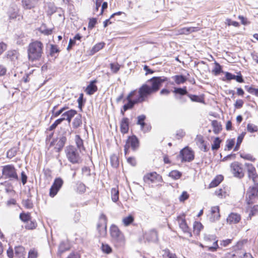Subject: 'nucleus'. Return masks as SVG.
Here are the masks:
<instances>
[{
  "label": "nucleus",
  "mask_w": 258,
  "mask_h": 258,
  "mask_svg": "<svg viewBox=\"0 0 258 258\" xmlns=\"http://www.w3.org/2000/svg\"><path fill=\"white\" fill-rule=\"evenodd\" d=\"M167 81V78L165 77H153L149 79L138 89L137 99L141 103L146 101L149 96L159 91Z\"/></svg>",
  "instance_id": "obj_1"
},
{
  "label": "nucleus",
  "mask_w": 258,
  "mask_h": 258,
  "mask_svg": "<svg viewBox=\"0 0 258 258\" xmlns=\"http://www.w3.org/2000/svg\"><path fill=\"white\" fill-rule=\"evenodd\" d=\"M43 45L41 41L36 40L30 43L28 46V58L32 62L39 60L43 53Z\"/></svg>",
  "instance_id": "obj_2"
},
{
  "label": "nucleus",
  "mask_w": 258,
  "mask_h": 258,
  "mask_svg": "<svg viewBox=\"0 0 258 258\" xmlns=\"http://www.w3.org/2000/svg\"><path fill=\"white\" fill-rule=\"evenodd\" d=\"M110 235L112 241L115 247L121 248L125 245V238L123 233L117 226L112 225L110 228Z\"/></svg>",
  "instance_id": "obj_3"
},
{
  "label": "nucleus",
  "mask_w": 258,
  "mask_h": 258,
  "mask_svg": "<svg viewBox=\"0 0 258 258\" xmlns=\"http://www.w3.org/2000/svg\"><path fill=\"white\" fill-rule=\"evenodd\" d=\"M64 152L68 161L72 164H79L82 160L78 149L73 145L66 147Z\"/></svg>",
  "instance_id": "obj_4"
},
{
  "label": "nucleus",
  "mask_w": 258,
  "mask_h": 258,
  "mask_svg": "<svg viewBox=\"0 0 258 258\" xmlns=\"http://www.w3.org/2000/svg\"><path fill=\"white\" fill-rule=\"evenodd\" d=\"M2 176L5 179L10 181H17L19 180L17 169L13 164H8L2 167Z\"/></svg>",
  "instance_id": "obj_5"
},
{
  "label": "nucleus",
  "mask_w": 258,
  "mask_h": 258,
  "mask_svg": "<svg viewBox=\"0 0 258 258\" xmlns=\"http://www.w3.org/2000/svg\"><path fill=\"white\" fill-rule=\"evenodd\" d=\"M258 199V183L250 186L246 194L245 202L247 205H252L256 203Z\"/></svg>",
  "instance_id": "obj_6"
},
{
  "label": "nucleus",
  "mask_w": 258,
  "mask_h": 258,
  "mask_svg": "<svg viewBox=\"0 0 258 258\" xmlns=\"http://www.w3.org/2000/svg\"><path fill=\"white\" fill-rule=\"evenodd\" d=\"M107 218L106 216L101 213L99 218V221L97 225V229L101 237H105L107 233Z\"/></svg>",
  "instance_id": "obj_7"
},
{
  "label": "nucleus",
  "mask_w": 258,
  "mask_h": 258,
  "mask_svg": "<svg viewBox=\"0 0 258 258\" xmlns=\"http://www.w3.org/2000/svg\"><path fill=\"white\" fill-rule=\"evenodd\" d=\"M67 141L66 133L61 135L57 139L53 140L50 143V146L55 145V149L56 152H59L62 150Z\"/></svg>",
  "instance_id": "obj_8"
},
{
  "label": "nucleus",
  "mask_w": 258,
  "mask_h": 258,
  "mask_svg": "<svg viewBox=\"0 0 258 258\" xmlns=\"http://www.w3.org/2000/svg\"><path fill=\"white\" fill-rule=\"evenodd\" d=\"M63 184V181L60 177L55 178L49 189V196L54 197L60 190Z\"/></svg>",
  "instance_id": "obj_9"
},
{
  "label": "nucleus",
  "mask_w": 258,
  "mask_h": 258,
  "mask_svg": "<svg viewBox=\"0 0 258 258\" xmlns=\"http://www.w3.org/2000/svg\"><path fill=\"white\" fill-rule=\"evenodd\" d=\"M180 156L182 162H191L194 159V152L188 147H186L180 151Z\"/></svg>",
  "instance_id": "obj_10"
},
{
  "label": "nucleus",
  "mask_w": 258,
  "mask_h": 258,
  "mask_svg": "<svg viewBox=\"0 0 258 258\" xmlns=\"http://www.w3.org/2000/svg\"><path fill=\"white\" fill-rule=\"evenodd\" d=\"M177 220L180 228L185 234H186L189 237L192 236V233L189 227L188 226L186 220L184 218V215H179L177 217Z\"/></svg>",
  "instance_id": "obj_11"
},
{
  "label": "nucleus",
  "mask_w": 258,
  "mask_h": 258,
  "mask_svg": "<svg viewBox=\"0 0 258 258\" xmlns=\"http://www.w3.org/2000/svg\"><path fill=\"white\" fill-rule=\"evenodd\" d=\"M125 144L131 148L133 151H136L138 149L140 146L139 140L136 135H133L128 136Z\"/></svg>",
  "instance_id": "obj_12"
},
{
  "label": "nucleus",
  "mask_w": 258,
  "mask_h": 258,
  "mask_svg": "<svg viewBox=\"0 0 258 258\" xmlns=\"http://www.w3.org/2000/svg\"><path fill=\"white\" fill-rule=\"evenodd\" d=\"M144 238L149 242H158L159 238L157 231L152 229L146 232L144 234Z\"/></svg>",
  "instance_id": "obj_13"
},
{
  "label": "nucleus",
  "mask_w": 258,
  "mask_h": 258,
  "mask_svg": "<svg viewBox=\"0 0 258 258\" xmlns=\"http://www.w3.org/2000/svg\"><path fill=\"white\" fill-rule=\"evenodd\" d=\"M230 167L231 172L235 177L241 178L244 176V173L242 171L241 164L238 162H234L231 163Z\"/></svg>",
  "instance_id": "obj_14"
},
{
  "label": "nucleus",
  "mask_w": 258,
  "mask_h": 258,
  "mask_svg": "<svg viewBox=\"0 0 258 258\" xmlns=\"http://www.w3.org/2000/svg\"><path fill=\"white\" fill-rule=\"evenodd\" d=\"M146 116L144 114L139 115L137 117V124L140 125L141 130L144 133L149 132L151 129V126L145 122Z\"/></svg>",
  "instance_id": "obj_15"
},
{
  "label": "nucleus",
  "mask_w": 258,
  "mask_h": 258,
  "mask_svg": "<svg viewBox=\"0 0 258 258\" xmlns=\"http://www.w3.org/2000/svg\"><path fill=\"white\" fill-rule=\"evenodd\" d=\"M220 217V209L219 206L212 207L211 208L210 214L209 216L211 222H215L219 220Z\"/></svg>",
  "instance_id": "obj_16"
},
{
  "label": "nucleus",
  "mask_w": 258,
  "mask_h": 258,
  "mask_svg": "<svg viewBox=\"0 0 258 258\" xmlns=\"http://www.w3.org/2000/svg\"><path fill=\"white\" fill-rule=\"evenodd\" d=\"M162 179V177L158 174L156 172H153L148 173L144 175L143 177L144 181L146 183L151 182V183L154 182L156 180L159 181Z\"/></svg>",
  "instance_id": "obj_17"
},
{
  "label": "nucleus",
  "mask_w": 258,
  "mask_h": 258,
  "mask_svg": "<svg viewBox=\"0 0 258 258\" xmlns=\"http://www.w3.org/2000/svg\"><path fill=\"white\" fill-rule=\"evenodd\" d=\"M245 166L247 167L248 177L252 180L254 183H256L255 178L257 175L255 167L251 164L249 163H245Z\"/></svg>",
  "instance_id": "obj_18"
},
{
  "label": "nucleus",
  "mask_w": 258,
  "mask_h": 258,
  "mask_svg": "<svg viewBox=\"0 0 258 258\" xmlns=\"http://www.w3.org/2000/svg\"><path fill=\"white\" fill-rule=\"evenodd\" d=\"M130 120L127 117H124L122 118L120 122V130L122 134H127L129 131Z\"/></svg>",
  "instance_id": "obj_19"
},
{
  "label": "nucleus",
  "mask_w": 258,
  "mask_h": 258,
  "mask_svg": "<svg viewBox=\"0 0 258 258\" xmlns=\"http://www.w3.org/2000/svg\"><path fill=\"white\" fill-rule=\"evenodd\" d=\"M77 114V112L76 110L74 109H70L68 111H67L63 112L61 117L60 118V119H62V121L63 120H67L69 122H70L72 118Z\"/></svg>",
  "instance_id": "obj_20"
},
{
  "label": "nucleus",
  "mask_w": 258,
  "mask_h": 258,
  "mask_svg": "<svg viewBox=\"0 0 258 258\" xmlns=\"http://www.w3.org/2000/svg\"><path fill=\"white\" fill-rule=\"evenodd\" d=\"M96 80L91 81L90 84L87 86L85 92L89 95H93L95 92L97 91V87L95 85Z\"/></svg>",
  "instance_id": "obj_21"
},
{
  "label": "nucleus",
  "mask_w": 258,
  "mask_h": 258,
  "mask_svg": "<svg viewBox=\"0 0 258 258\" xmlns=\"http://www.w3.org/2000/svg\"><path fill=\"white\" fill-rule=\"evenodd\" d=\"M245 211L247 213H249L248 216L250 218L252 216L257 215H258V205H254L252 207V205H246Z\"/></svg>",
  "instance_id": "obj_22"
},
{
  "label": "nucleus",
  "mask_w": 258,
  "mask_h": 258,
  "mask_svg": "<svg viewBox=\"0 0 258 258\" xmlns=\"http://www.w3.org/2000/svg\"><path fill=\"white\" fill-rule=\"evenodd\" d=\"M199 30V27H183L178 30V33L179 34L188 35L192 32H197Z\"/></svg>",
  "instance_id": "obj_23"
},
{
  "label": "nucleus",
  "mask_w": 258,
  "mask_h": 258,
  "mask_svg": "<svg viewBox=\"0 0 258 258\" xmlns=\"http://www.w3.org/2000/svg\"><path fill=\"white\" fill-rule=\"evenodd\" d=\"M240 216L236 213H232L229 215L227 218V221L229 224H236L240 220Z\"/></svg>",
  "instance_id": "obj_24"
},
{
  "label": "nucleus",
  "mask_w": 258,
  "mask_h": 258,
  "mask_svg": "<svg viewBox=\"0 0 258 258\" xmlns=\"http://www.w3.org/2000/svg\"><path fill=\"white\" fill-rule=\"evenodd\" d=\"M39 0H22L23 6L26 9H31L35 7Z\"/></svg>",
  "instance_id": "obj_25"
},
{
  "label": "nucleus",
  "mask_w": 258,
  "mask_h": 258,
  "mask_svg": "<svg viewBox=\"0 0 258 258\" xmlns=\"http://www.w3.org/2000/svg\"><path fill=\"white\" fill-rule=\"evenodd\" d=\"M75 141L78 148L77 149L79 150L80 152H81L82 150H85L83 140L81 139L80 135H76Z\"/></svg>",
  "instance_id": "obj_26"
},
{
  "label": "nucleus",
  "mask_w": 258,
  "mask_h": 258,
  "mask_svg": "<svg viewBox=\"0 0 258 258\" xmlns=\"http://www.w3.org/2000/svg\"><path fill=\"white\" fill-rule=\"evenodd\" d=\"M70 249V245L68 241H62L59 244L58 250V254L61 255L64 251Z\"/></svg>",
  "instance_id": "obj_27"
},
{
  "label": "nucleus",
  "mask_w": 258,
  "mask_h": 258,
  "mask_svg": "<svg viewBox=\"0 0 258 258\" xmlns=\"http://www.w3.org/2000/svg\"><path fill=\"white\" fill-rule=\"evenodd\" d=\"M140 103V101L137 99V98L133 99V100H130L126 103L124 104V111H127L128 109H132L135 104Z\"/></svg>",
  "instance_id": "obj_28"
},
{
  "label": "nucleus",
  "mask_w": 258,
  "mask_h": 258,
  "mask_svg": "<svg viewBox=\"0 0 258 258\" xmlns=\"http://www.w3.org/2000/svg\"><path fill=\"white\" fill-rule=\"evenodd\" d=\"M172 79L175 81L177 85L183 84L187 80V78L182 75H178L172 77Z\"/></svg>",
  "instance_id": "obj_29"
},
{
  "label": "nucleus",
  "mask_w": 258,
  "mask_h": 258,
  "mask_svg": "<svg viewBox=\"0 0 258 258\" xmlns=\"http://www.w3.org/2000/svg\"><path fill=\"white\" fill-rule=\"evenodd\" d=\"M173 93H175V95L178 96L184 95L187 96V94H188L186 87H183L182 88H175L173 90Z\"/></svg>",
  "instance_id": "obj_30"
},
{
  "label": "nucleus",
  "mask_w": 258,
  "mask_h": 258,
  "mask_svg": "<svg viewBox=\"0 0 258 258\" xmlns=\"http://www.w3.org/2000/svg\"><path fill=\"white\" fill-rule=\"evenodd\" d=\"M212 125L213 128V132L215 134H218L222 129L221 123L217 120H214L212 121Z\"/></svg>",
  "instance_id": "obj_31"
},
{
  "label": "nucleus",
  "mask_w": 258,
  "mask_h": 258,
  "mask_svg": "<svg viewBox=\"0 0 258 258\" xmlns=\"http://www.w3.org/2000/svg\"><path fill=\"white\" fill-rule=\"evenodd\" d=\"M82 124V115L81 114H78L73 120L72 122L73 127L74 128H78Z\"/></svg>",
  "instance_id": "obj_32"
},
{
  "label": "nucleus",
  "mask_w": 258,
  "mask_h": 258,
  "mask_svg": "<svg viewBox=\"0 0 258 258\" xmlns=\"http://www.w3.org/2000/svg\"><path fill=\"white\" fill-rule=\"evenodd\" d=\"M223 177L222 175L217 176L210 183L209 188H213L218 186L223 180Z\"/></svg>",
  "instance_id": "obj_33"
},
{
  "label": "nucleus",
  "mask_w": 258,
  "mask_h": 258,
  "mask_svg": "<svg viewBox=\"0 0 258 258\" xmlns=\"http://www.w3.org/2000/svg\"><path fill=\"white\" fill-rule=\"evenodd\" d=\"M105 46L104 42H99L95 44L91 50V54L93 55L100 50L102 49Z\"/></svg>",
  "instance_id": "obj_34"
},
{
  "label": "nucleus",
  "mask_w": 258,
  "mask_h": 258,
  "mask_svg": "<svg viewBox=\"0 0 258 258\" xmlns=\"http://www.w3.org/2000/svg\"><path fill=\"white\" fill-rule=\"evenodd\" d=\"M19 150V148L17 147H14L9 150L7 152V157L9 159H12L15 157Z\"/></svg>",
  "instance_id": "obj_35"
},
{
  "label": "nucleus",
  "mask_w": 258,
  "mask_h": 258,
  "mask_svg": "<svg viewBox=\"0 0 258 258\" xmlns=\"http://www.w3.org/2000/svg\"><path fill=\"white\" fill-rule=\"evenodd\" d=\"M203 228V226L202 224V223L200 222H197L195 221L194 225H193V229H194V233L198 235H199L201 230Z\"/></svg>",
  "instance_id": "obj_36"
},
{
  "label": "nucleus",
  "mask_w": 258,
  "mask_h": 258,
  "mask_svg": "<svg viewBox=\"0 0 258 258\" xmlns=\"http://www.w3.org/2000/svg\"><path fill=\"white\" fill-rule=\"evenodd\" d=\"M15 253L18 257H23L25 254V249L23 246H16L15 248Z\"/></svg>",
  "instance_id": "obj_37"
},
{
  "label": "nucleus",
  "mask_w": 258,
  "mask_h": 258,
  "mask_svg": "<svg viewBox=\"0 0 258 258\" xmlns=\"http://www.w3.org/2000/svg\"><path fill=\"white\" fill-rule=\"evenodd\" d=\"M245 134L246 133L245 132H242L240 135L238 136L236 146L234 148V151H237L239 149L240 144L243 140Z\"/></svg>",
  "instance_id": "obj_38"
},
{
  "label": "nucleus",
  "mask_w": 258,
  "mask_h": 258,
  "mask_svg": "<svg viewBox=\"0 0 258 258\" xmlns=\"http://www.w3.org/2000/svg\"><path fill=\"white\" fill-rule=\"evenodd\" d=\"M222 140L219 137L215 138L213 143L212 144V150L213 151L218 150L220 147Z\"/></svg>",
  "instance_id": "obj_39"
},
{
  "label": "nucleus",
  "mask_w": 258,
  "mask_h": 258,
  "mask_svg": "<svg viewBox=\"0 0 258 258\" xmlns=\"http://www.w3.org/2000/svg\"><path fill=\"white\" fill-rule=\"evenodd\" d=\"M163 258H177L175 253L172 252L168 248L163 250Z\"/></svg>",
  "instance_id": "obj_40"
},
{
  "label": "nucleus",
  "mask_w": 258,
  "mask_h": 258,
  "mask_svg": "<svg viewBox=\"0 0 258 258\" xmlns=\"http://www.w3.org/2000/svg\"><path fill=\"white\" fill-rule=\"evenodd\" d=\"M134 221V217L132 215H129L122 219V222L125 226H128L131 225Z\"/></svg>",
  "instance_id": "obj_41"
},
{
  "label": "nucleus",
  "mask_w": 258,
  "mask_h": 258,
  "mask_svg": "<svg viewBox=\"0 0 258 258\" xmlns=\"http://www.w3.org/2000/svg\"><path fill=\"white\" fill-rule=\"evenodd\" d=\"M168 175L173 179L176 180L181 177L182 173L178 170H172L169 172Z\"/></svg>",
  "instance_id": "obj_42"
},
{
  "label": "nucleus",
  "mask_w": 258,
  "mask_h": 258,
  "mask_svg": "<svg viewBox=\"0 0 258 258\" xmlns=\"http://www.w3.org/2000/svg\"><path fill=\"white\" fill-rule=\"evenodd\" d=\"M77 102L78 103V107L80 111H82L83 107L86 102V99L84 98V94L83 93H81L80 94L79 97L77 100Z\"/></svg>",
  "instance_id": "obj_43"
},
{
  "label": "nucleus",
  "mask_w": 258,
  "mask_h": 258,
  "mask_svg": "<svg viewBox=\"0 0 258 258\" xmlns=\"http://www.w3.org/2000/svg\"><path fill=\"white\" fill-rule=\"evenodd\" d=\"M244 88L248 93L258 97V88H253L252 86H249L248 85H245Z\"/></svg>",
  "instance_id": "obj_44"
},
{
  "label": "nucleus",
  "mask_w": 258,
  "mask_h": 258,
  "mask_svg": "<svg viewBox=\"0 0 258 258\" xmlns=\"http://www.w3.org/2000/svg\"><path fill=\"white\" fill-rule=\"evenodd\" d=\"M60 50L56 45L50 44L49 54L51 56H54L56 53L58 54Z\"/></svg>",
  "instance_id": "obj_45"
},
{
  "label": "nucleus",
  "mask_w": 258,
  "mask_h": 258,
  "mask_svg": "<svg viewBox=\"0 0 258 258\" xmlns=\"http://www.w3.org/2000/svg\"><path fill=\"white\" fill-rule=\"evenodd\" d=\"M218 240L216 239L214 240V242L213 243V245L211 246H206L205 247L207 249V250L211 252H215L217 251L218 248H219V246L218 244Z\"/></svg>",
  "instance_id": "obj_46"
},
{
  "label": "nucleus",
  "mask_w": 258,
  "mask_h": 258,
  "mask_svg": "<svg viewBox=\"0 0 258 258\" xmlns=\"http://www.w3.org/2000/svg\"><path fill=\"white\" fill-rule=\"evenodd\" d=\"M111 199L113 202H116L118 200L119 192L118 189L115 188H113L111 190Z\"/></svg>",
  "instance_id": "obj_47"
},
{
  "label": "nucleus",
  "mask_w": 258,
  "mask_h": 258,
  "mask_svg": "<svg viewBox=\"0 0 258 258\" xmlns=\"http://www.w3.org/2000/svg\"><path fill=\"white\" fill-rule=\"evenodd\" d=\"M215 67L213 70L212 72L215 75L217 76L219 75L221 73L223 72L222 66L217 61L215 62Z\"/></svg>",
  "instance_id": "obj_48"
},
{
  "label": "nucleus",
  "mask_w": 258,
  "mask_h": 258,
  "mask_svg": "<svg viewBox=\"0 0 258 258\" xmlns=\"http://www.w3.org/2000/svg\"><path fill=\"white\" fill-rule=\"evenodd\" d=\"M225 73V77L223 78L222 80L225 82L230 81L232 80H235V75L233 74L230 72H226Z\"/></svg>",
  "instance_id": "obj_49"
},
{
  "label": "nucleus",
  "mask_w": 258,
  "mask_h": 258,
  "mask_svg": "<svg viewBox=\"0 0 258 258\" xmlns=\"http://www.w3.org/2000/svg\"><path fill=\"white\" fill-rule=\"evenodd\" d=\"M187 96L190 98V99L192 102H200V103L204 102V99L200 98L198 95L188 94H187Z\"/></svg>",
  "instance_id": "obj_50"
},
{
  "label": "nucleus",
  "mask_w": 258,
  "mask_h": 258,
  "mask_svg": "<svg viewBox=\"0 0 258 258\" xmlns=\"http://www.w3.org/2000/svg\"><path fill=\"white\" fill-rule=\"evenodd\" d=\"M199 142L200 143V145H199L200 149L205 152H208L209 148L207 147L206 143L203 138L199 139Z\"/></svg>",
  "instance_id": "obj_51"
},
{
  "label": "nucleus",
  "mask_w": 258,
  "mask_h": 258,
  "mask_svg": "<svg viewBox=\"0 0 258 258\" xmlns=\"http://www.w3.org/2000/svg\"><path fill=\"white\" fill-rule=\"evenodd\" d=\"M101 250L103 252L106 254H109L112 252V248L109 244L106 243L102 244Z\"/></svg>",
  "instance_id": "obj_52"
},
{
  "label": "nucleus",
  "mask_w": 258,
  "mask_h": 258,
  "mask_svg": "<svg viewBox=\"0 0 258 258\" xmlns=\"http://www.w3.org/2000/svg\"><path fill=\"white\" fill-rule=\"evenodd\" d=\"M22 204L25 208L28 209H32L33 207V204L32 201L30 199L23 200Z\"/></svg>",
  "instance_id": "obj_53"
},
{
  "label": "nucleus",
  "mask_w": 258,
  "mask_h": 258,
  "mask_svg": "<svg viewBox=\"0 0 258 258\" xmlns=\"http://www.w3.org/2000/svg\"><path fill=\"white\" fill-rule=\"evenodd\" d=\"M77 191L79 193L85 192L86 191L85 185L81 182H78L77 183Z\"/></svg>",
  "instance_id": "obj_54"
},
{
  "label": "nucleus",
  "mask_w": 258,
  "mask_h": 258,
  "mask_svg": "<svg viewBox=\"0 0 258 258\" xmlns=\"http://www.w3.org/2000/svg\"><path fill=\"white\" fill-rule=\"evenodd\" d=\"M7 57L11 60H14L18 57V53L16 50L9 51L8 52Z\"/></svg>",
  "instance_id": "obj_55"
},
{
  "label": "nucleus",
  "mask_w": 258,
  "mask_h": 258,
  "mask_svg": "<svg viewBox=\"0 0 258 258\" xmlns=\"http://www.w3.org/2000/svg\"><path fill=\"white\" fill-rule=\"evenodd\" d=\"M247 130L251 133H255L257 132L258 127L252 123H248L247 125Z\"/></svg>",
  "instance_id": "obj_56"
},
{
  "label": "nucleus",
  "mask_w": 258,
  "mask_h": 258,
  "mask_svg": "<svg viewBox=\"0 0 258 258\" xmlns=\"http://www.w3.org/2000/svg\"><path fill=\"white\" fill-rule=\"evenodd\" d=\"M62 122V119L60 118L56 119L49 127L48 130L52 131L54 130L58 125L60 124Z\"/></svg>",
  "instance_id": "obj_57"
},
{
  "label": "nucleus",
  "mask_w": 258,
  "mask_h": 258,
  "mask_svg": "<svg viewBox=\"0 0 258 258\" xmlns=\"http://www.w3.org/2000/svg\"><path fill=\"white\" fill-rule=\"evenodd\" d=\"M110 66L112 72L114 74L117 73L120 69V66L117 63H111Z\"/></svg>",
  "instance_id": "obj_58"
},
{
  "label": "nucleus",
  "mask_w": 258,
  "mask_h": 258,
  "mask_svg": "<svg viewBox=\"0 0 258 258\" xmlns=\"http://www.w3.org/2000/svg\"><path fill=\"white\" fill-rule=\"evenodd\" d=\"M20 219L24 222H28L30 219V215L29 213H22L20 214Z\"/></svg>",
  "instance_id": "obj_59"
},
{
  "label": "nucleus",
  "mask_w": 258,
  "mask_h": 258,
  "mask_svg": "<svg viewBox=\"0 0 258 258\" xmlns=\"http://www.w3.org/2000/svg\"><path fill=\"white\" fill-rule=\"evenodd\" d=\"M97 22V19L96 18H92L89 19L88 23V29L91 30L95 26Z\"/></svg>",
  "instance_id": "obj_60"
},
{
  "label": "nucleus",
  "mask_w": 258,
  "mask_h": 258,
  "mask_svg": "<svg viewBox=\"0 0 258 258\" xmlns=\"http://www.w3.org/2000/svg\"><path fill=\"white\" fill-rule=\"evenodd\" d=\"M225 24L228 26L232 25L235 27H238L240 25L238 22L232 21L231 19L229 18L226 20Z\"/></svg>",
  "instance_id": "obj_61"
},
{
  "label": "nucleus",
  "mask_w": 258,
  "mask_h": 258,
  "mask_svg": "<svg viewBox=\"0 0 258 258\" xmlns=\"http://www.w3.org/2000/svg\"><path fill=\"white\" fill-rule=\"evenodd\" d=\"M56 7L51 4H50L48 6V9L47 11L48 15L51 16L56 12Z\"/></svg>",
  "instance_id": "obj_62"
},
{
  "label": "nucleus",
  "mask_w": 258,
  "mask_h": 258,
  "mask_svg": "<svg viewBox=\"0 0 258 258\" xmlns=\"http://www.w3.org/2000/svg\"><path fill=\"white\" fill-rule=\"evenodd\" d=\"M67 109H68V107L67 106H64L61 108L60 109L56 111V112L53 113V117H57L61 114H62L63 112Z\"/></svg>",
  "instance_id": "obj_63"
},
{
  "label": "nucleus",
  "mask_w": 258,
  "mask_h": 258,
  "mask_svg": "<svg viewBox=\"0 0 258 258\" xmlns=\"http://www.w3.org/2000/svg\"><path fill=\"white\" fill-rule=\"evenodd\" d=\"M188 197L189 195L188 194V193L186 191H184L182 192L181 195L179 197V200L180 202H183L186 200L188 198Z\"/></svg>",
  "instance_id": "obj_64"
}]
</instances>
